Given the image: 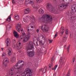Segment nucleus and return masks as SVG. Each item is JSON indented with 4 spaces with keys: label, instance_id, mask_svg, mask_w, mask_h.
<instances>
[{
    "label": "nucleus",
    "instance_id": "nucleus-20",
    "mask_svg": "<svg viewBox=\"0 0 76 76\" xmlns=\"http://www.w3.org/2000/svg\"><path fill=\"white\" fill-rule=\"evenodd\" d=\"M12 17V14H11L8 18L7 19V21L10 22L11 21V18Z\"/></svg>",
    "mask_w": 76,
    "mask_h": 76
},
{
    "label": "nucleus",
    "instance_id": "nucleus-39",
    "mask_svg": "<svg viewBox=\"0 0 76 76\" xmlns=\"http://www.w3.org/2000/svg\"><path fill=\"white\" fill-rule=\"evenodd\" d=\"M15 76H20V75L18 73H17L15 74Z\"/></svg>",
    "mask_w": 76,
    "mask_h": 76
},
{
    "label": "nucleus",
    "instance_id": "nucleus-35",
    "mask_svg": "<svg viewBox=\"0 0 76 76\" xmlns=\"http://www.w3.org/2000/svg\"><path fill=\"white\" fill-rule=\"evenodd\" d=\"M11 26H10V24H9L7 25V28H11Z\"/></svg>",
    "mask_w": 76,
    "mask_h": 76
},
{
    "label": "nucleus",
    "instance_id": "nucleus-41",
    "mask_svg": "<svg viewBox=\"0 0 76 76\" xmlns=\"http://www.w3.org/2000/svg\"><path fill=\"white\" fill-rule=\"evenodd\" d=\"M12 2L13 4H15V1L14 0H12Z\"/></svg>",
    "mask_w": 76,
    "mask_h": 76
},
{
    "label": "nucleus",
    "instance_id": "nucleus-50",
    "mask_svg": "<svg viewBox=\"0 0 76 76\" xmlns=\"http://www.w3.org/2000/svg\"><path fill=\"white\" fill-rule=\"evenodd\" d=\"M36 42L37 45H36V46H38V42Z\"/></svg>",
    "mask_w": 76,
    "mask_h": 76
},
{
    "label": "nucleus",
    "instance_id": "nucleus-12",
    "mask_svg": "<svg viewBox=\"0 0 76 76\" xmlns=\"http://www.w3.org/2000/svg\"><path fill=\"white\" fill-rule=\"evenodd\" d=\"M15 71L13 68L9 70V75L10 76H14L15 75Z\"/></svg>",
    "mask_w": 76,
    "mask_h": 76
},
{
    "label": "nucleus",
    "instance_id": "nucleus-47",
    "mask_svg": "<svg viewBox=\"0 0 76 76\" xmlns=\"http://www.w3.org/2000/svg\"><path fill=\"white\" fill-rule=\"evenodd\" d=\"M70 76V72H69L67 74V76Z\"/></svg>",
    "mask_w": 76,
    "mask_h": 76
},
{
    "label": "nucleus",
    "instance_id": "nucleus-27",
    "mask_svg": "<svg viewBox=\"0 0 76 76\" xmlns=\"http://www.w3.org/2000/svg\"><path fill=\"white\" fill-rule=\"evenodd\" d=\"M15 19H16V20H19V15H16L15 17Z\"/></svg>",
    "mask_w": 76,
    "mask_h": 76
},
{
    "label": "nucleus",
    "instance_id": "nucleus-40",
    "mask_svg": "<svg viewBox=\"0 0 76 76\" xmlns=\"http://www.w3.org/2000/svg\"><path fill=\"white\" fill-rule=\"evenodd\" d=\"M53 0L54 3H56V2H57V0Z\"/></svg>",
    "mask_w": 76,
    "mask_h": 76
},
{
    "label": "nucleus",
    "instance_id": "nucleus-18",
    "mask_svg": "<svg viewBox=\"0 0 76 76\" xmlns=\"http://www.w3.org/2000/svg\"><path fill=\"white\" fill-rule=\"evenodd\" d=\"M29 11H30V9L27 8L24 11V13L25 14H28L29 13Z\"/></svg>",
    "mask_w": 76,
    "mask_h": 76
},
{
    "label": "nucleus",
    "instance_id": "nucleus-62",
    "mask_svg": "<svg viewBox=\"0 0 76 76\" xmlns=\"http://www.w3.org/2000/svg\"><path fill=\"white\" fill-rule=\"evenodd\" d=\"M56 34H57H57H58V32H56Z\"/></svg>",
    "mask_w": 76,
    "mask_h": 76
},
{
    "label": "nucleus",
    "instance_id": "nucleus-6",
    "mask_svg": "<svg viewBox=\"0 0 76 76\" xmlns=\"http://www.w3.org/2000/svg\"><path fill=\"white\" fill-rule=\"evenodd\" d=\"M33 34H34L32 33L29 32L28 33V35L25 36L24 38L23 39V41L24 42H27V41L30 39V38H31V36Z\"/></svg>",
    "mask_w": 76,
    "mask_h": 76
},
{
    "label": "nucleus",
    "instance_id": "nucleus-8",
    "mask_svg": "<svg viewBox=\"0 0 76 76\" xmlns=\"http://www.w3.org/2000/svg\"><path fill=\"white\" fill-rule=\"evenodd\" d=\"M28 45L29 48L27 49V51L28 50H32V49H34V45L32 44V42H30Z\"/></svg>",
    "mask_w": 76,
    "mask_h": 76
},
{
    "label": "nucleus",
    "instance_id": "nucleus-28",
    "mask_svg": "<svg viewBox=\"0 0 76 76\" xmlns=\"http://www.w3.org/2000/svg\"><path fill=\"white\" fill-rule=\"evenodd\" d=\"M39 42L40 44H41V45H44V44H45V42H43L41 41H39Z\"/></svg>",
    "mask_w": 76,
    "mask_h": 76
},
{
    "label": "nucleus",
    "instance_id": "nucleus-44",
    "mask_svg": "<svg viewBox=\"0 0 76 76\" xmlns=\"http://www.w3.org/2000/svg\"><path fill=\"white\" fill-rule=\"evenodd\" d=\"M5 56V53H3L2 55V57H4V56Z\"/></svg>",
    "mask_w": 76,
    "mask_h": 76
},
{
    "label": "nucleus",
    "instance_id": "nucleus-48",
    "mask_svg": "<svg viewBox=\"0 0 76 76\" xmlns=\"http://www.w3.org/2000/svg\"><path fill=\"white\" fill-rule=\"evenodd\" d=\"M57 34H56L55 35L54 37V38H56V37H57Z\"/></svg>",
    "mask_w": 76,
    "mask_h": 76
},
{
    "label": "nucleus",
    "instance_id": "nucleus-60",
    "mask_svg": "<svg viewBox=\"0 0 76 76\" xmlns=\"http://www.w3.org/2000/svg\"><path fill=\"white\" fill-rule=\"evenodd\" d=\"M54 68H52V70H54Z\"/></svg>",
    "mask_w": 76,
    "mask_h": 76
},
{
    "label": "nucleus",
    "instance_id": "nucleus-45",
    "mask_svg": "<svg viewBox=\"0 0 76 76\" xmlns=\"http://www.w3.org/2000/svg\"><path fill=\"white\" fill-rule=\"evenodd\" d=\"M37 33H39V29H37Z\"/></svg>",
    "mask_w": 76,
    "mask_h": 76
},
{
    "label": "nucleus",
    "instance_id": "nucleus-63",
    "mask_svg": "<svg viewBox=\"0 0 76 76\" xmlns=\"http://www.w3.org/2000/svg\"><path fill=\"white\" fill-rule=\"evenodd\" d=\"M74 28H75V26H74Z\"/></svg>",
    "mask_w": 76,
    "mask_h": 76
},
{
    "label": "nucleus",
    "instance_id": "nucleus-25",
    "mask_svg": "<svg viewBox=\"0 0 76 76\" xmlns=\"http://www.w3.org/2000/svg\"><path fill=\"white\" fill-rule=\"evenodd\" d=\"M67 37H66V35H65L63 38V39L64 40V41H65V42H66V41L67 40Z\"/></svg>",
    "mask_w": 76,
    "mask_h": 76
},
{
    "label": "nucleus",
    "instance_id": "nucleus-38",
    "mask_svg": "<svg viewBox=\"0 0 76 76\" xmlns=\"http://www.w3.org/2000/svg\"><path fill=\"white\" fill-rule=\"evenodd\" d=\"M31 19H32L33 20H35V17L34 16H32V17L30 18Z\"/></svg>",
    "mask_w": 76,
    "mask_h": 76
},
{
    "label": "nucleus",
    "instance_id": "nucleus-55",
    "mask_svg": "<svg viewBox=\"0 0 76 76\" xmlns=\"http://www.w3.org/2000/svg\"><path fill=\"white\" fill-rule=\"evenodd\" d=\"M1 50H4V48H1Z\"/></svg>",
    "mask_w": 76,
    "mask_h": 76
},
{
    "label": "nucleus",
    "instance_id": "nucleus-61",
    "mask_svg": "<svg viewBox=\"0 0 76 76\" xmlns=\"http://www.w3.org/2000/svg\"><path fill=\"white\" fill-rule=\"evenodd\" d=\"M28 31H29V29H28Z\"/></svg>",
    "mask_w": 76,
    "mask_h": 76
},
{
    "label": "nucleus",
    "instance_id": "nucleus-34",
    "mask_svg": "<svg viewBox=\"0 0 76 76\" xmlns=\"http://www.w3.org/2000/svg\"><path fill=\"white\" fill-rule=\"evenodd\" d=\"M16 40L15 39H13L12 40V43H13V44H15V43H16Z\"/></svg>",
    "mask_w": 76,
    "mask_h": 76
},
{
    "label": "nucleus",
    "instance_id": "nucleus-26",
    "mask_svg": "<svg viewBox=\"0 0 76 76\" xmlns=\"http://www.w3.org/2000/svg\"><path fill=\"white\" fill-rule=\"evenodd\" d=\"M15 60H16V57H14L11 58V61H15Z\"/></svg>",
    "mask_w": 76,
    "mask_h": 76
},
{
    "label": "nucleus",
    "instance_id": "nucleus-57",
    "mask_svg": "<svg viewBox=\"0 0 76 76\" xmlns=\"http://www.w3.org/2000/svg\"><path fill=\"white\" fill-rule=\"evenodd\" d=\"M66 46H67V45H65L64 46V47H66Z\"/></svg>",
    "mask_w": 76,
    "mask_h": 76
},
{
    "label": "nucleus",
    "instance_id": "nucleus-59",
    "mask_svg": "<svg viewBox=\"0 0 76 76\" xmlns=\"http://www.w3.org/2000/svg\"><path fill=\"white\" fill-rule=\"evenodd\" d=\"M53 76H56V75H55V74H53Z\"/></svg>",
    "mask_w": 76,
    "mask_h": 76
},
{
    "label": "nucleus",
    "instance_id": "nucleus-43",
    "mask_svg": "<svg viewBox=\"0 0 76 76\" xmlns=\"http://www.w3.org/2000/svg\"><path fill=\"white\" fill-rule=\"evenodd\" d=\"M38 36L39 37H42V34L40 33H39V34Z\"/></svg>",
    "mask_w": 76,
    "mask_h": 76
},
{
    "label": "nucleus",
    "instance_id": "nucleus-10",
    "mask_svg": "<svg viewBox=\"0 0 76 76\" xmlns=\"http://www.w3.org/2000/svg\"><path fill=\"white\" fill-rule=\"evenodd\" d=\"M27 53V55H28L29 57H34V55H35V53L34 51L28 52Z\"/></svg>",
    "mask_w": 76,
    "mask_h": 76
},
{
    "label": "nucleus",
    "instance_id": "nucleus-23",
    "mask_svg": "<svg viewBox=\"0 0 76 76\" xmlns=\"http://www.w3.org/2000/svg\"><path fill=\"white\" fill-rule=\"evenodd\" d=\"M53 63L52 62H51L49 64V67L51 69L52 67H53Z\"/></svg>",
    "mask_w": 76,
    "mask_h": 76
},
{
    "label": "nucleus",
    "instance_id": "nucleus-54",
    "mask_svg": "<svg viewBox=\"0 0 76 76\" xmlns=\"http://www.w3.org/2000/svg\"><path fill=\"white\" fill-rule=\"evenodd\" d=\"M31 28H34V27L33 26H31Z\"/></svg>",
    "mask_w": 76,
    "mask_h": 76
},
{
    "label": "nucleus",
    "instance_id": "nucleus-53",
    "mask_svg": "<svg viewBox=\"0 0 76 76\" xmlns=\"http://www.w3.org/2000/svg\"><path fill=\"white\" fill-rule=\"evenodd\" d=\"M41 71H42V69L39 70V72H41Z\"/></svg>",
    "mask_w": 76,
    "mask_h": 76
},
{
    "label": "nucleus",
    "instance_id": "nucleus-33",
    "mask_svg": "<svg viewBox=\"0 0 76 76\" xmlns=\"http://www.w3.org/2000/svg\"><path fill=\"white\" fill-rule=\"evenodd\" d=\"M69 31H68V29H66L65 31V34L67 35V34H69Z\"/></svg>",
    "mask_w": 76,
    "mask_h": 76
},
{
    "label": "nucleus",
    "instance_id": "nucleus-51",
    "mask_svg": "<svg viewBox=\"0 0 76 76\" xmlns=\"http://www.w3.org/2000/svg\"><path fill=\"white\" fill-rule=\"evenodd\" d=\"M35 8L36 9H38V7H35Z\"/></svg>",
    "mask_w": 76,
    "mask_h": 76
},
{
    "label": "nucleus",
    "instance_id": "nucleus-5",
    "mask_svg": "<svg viewBox=\"0 0 76 76\" xmlns=\"http://www.w3.org/2000/svg\"><path fill=\"white\" fill-rule=\"evenodd\" d=\"M68 6V4L65 3H62L59 4L58 7V9L60 11H63L64 9H65Z\"/></svg>",
    "mask_w": 76,
    "mask_h": 76
},
{
    "label": "nucleus",
    "instance_id": "nucleus-30",
    "mask_svg": "<svg viewBox=\"0 0 76 76\" xmlns=\"http://www.w3.org/2000/svg\"><path fill=\"white\" fill-rule=\"evenodd\" d=\"M75 5H73L71 7V9L72 10H73V9H74L75 8Z\"/></svg>",
    "mask_w": 76,
    "mask_h": 76
},
{
    "label": "nucleus",
    "instance_id": "nucleus-1",
    "mask_svg": "<svg viewBox=\"0 0 76 76\" xmlns=\"http://www.w3.org/2000/svg\"><path fill=\"white\" fill-rule=\"evenodd\" d=\"M53 20V17L49 15L44 14L43 15L39 20V21L40 23H47L51 22Z\"/></svg>",
    "mask_w": 76,
    "mask_h": 76
},
{
    "label": "nucleus",
    "instance_id": "nucleus-56",
    "mask_svg": "<svg viewBox=\"0 0 76 76\" xmlns=\"http://www.w3.org/2000/svg\"><path fill=\"white\" fill-rule=\"evenodd\" d=\"M39 52H40V50H38V53H39Z\"/></svg>",
    "mask_w": 76,
    "mask_h": 76
},
{
    "label": "nucleus",
    "instance_id": "nucleus-24",
    "mask_svg": "<svg viewBox=\"0 0 76 76\" xmlns=\"http://www.w3.org/2000/svg\"><path fill=\"white\" fill-rule=\"evenodd\" d=\"M61 29H62V31L60 33L62 35H63V33H64V28H63V27H62V28H61Z\"/></svg>",
    "mask_w": 76,
    "mask_h": 76
},
{
    "label": "nucleus",
    "instance_id": "nucleus-13",
    "mask_svg": "<svg viewBox=\"0 0 76 76\" xmlns=\"http://www.w3.org/2000/svg\"><path fill=\"white\" fill-rule=\"evenodd\" d=\"M63 61H64V60H63V58L61 57L59 60L60 64L59 65V67L60 68H61V66H62V65L63 64V63H64Z\"/></svg>",
    "mask_w": 76,
    "mask_h": 76
},
{
    "label": "nucleus",
    "instance_id": "nucleus-36",
    "mask_svg": "<svg viewBox=\"0 0 76 76\" xmlns=\"http://www.w3.org/2000/svg\"><path fill=\"white\" fill-rule=\"evenodd\" d=\"M58 66V65H56L55 66H54V71H55V70H56V69L57 68V66Z\"/></svg>",
    "mask_w": 76,
    "mask_h": 76
},
{
    "label": "nucleus",
    "instance_id": "nucleus-19",
    "mask_svg": "<svg viewBox=\"0 0 76 76\" xmlns=\"http://www.w3.org/2000/svg\"><path fill=\"white\" fill-rule=\"evenodd\" d=\"M23 20L24 22H26V23H28V22H29V20H28V17H26L25 18H23Z\"/></svg>",
    "mask_w": 76,
    "mask_h": 76
},
{
    "label": "nucleus",
    "instance_id": "nucleus-31",
    "mask_svg": "<svg viewBox=\"0 0 76 76\" xmlns=\"http://www.w3.org/2000/svg\"><path fill=\"white\" fill-rule=\"evenodd\" d=\"M6 42V43L7 45V47H8V46H9V45H8V43H9V41L8 40H6L5 41Z\"/></svg>",
    "mask_w": 76,
    "mask_h": 76
},
{
    "label": "nucleus",
    "instance_id": "nucleus-15",
    "mask_svg": "<svg viewBox=\"0 0 76 76\" xmlns=\"http://www.w3.org/2000/svg\"><path fill=\"white\" fill-rule=\"evenodd\" d=\"M45 27L43 28V26H42L41 27V29L42 30H44L46 31V32H47L48 31V26H47V25H44Z\"/></svg>",
    "mask_w": 76,
    "mask_h": 76
},
{
    "label": "nucleus",
    "instance_id": "nucleus-2",
    "mask_svg": "<svg viewBox=\"0 0 76 76\" xmlns=\"http://www.w3.org/2000/svg\"><path fill=\"white\" fill-rule=\"evenodd\" d=\"M33 72L32 69H31L29 68H27L25 69L24 73L21 74L22 76H31Z\"/></svg>",
    "mask_w": 76,
    "mask_h": 76
},
{
    "label": "nucleus",
    "instance_id": "nucleus-17",
    "mask_svg": "<svg viewBox=\"0 0 76 76\" xmlns=\"http://www.w3.org/2000/svg\"><path fill=\"white\" fill-rule=\"evenodd\" d=\"M13 34L15 38H17L19 37V34H18V33L16 31H14Z\"/></svg>",
    "mask_w": 76,
    "mask_h": 76
},
{
    "label": "nucleus",
    "instance_id": "nucleus-14",
    "mask_svg": "<svg viewBox=\"0 0 76 76\" xmlns=\"http://www.w3.org/2000/svg\"><path fill=\"white\" fill-rule=\"evenodd\" d=\"M7 54L8 56H10L12 54V53H13V51L12 50V49L11 48H8L7 50Z\"/></svg>",
    "mask_w": 76,
    "mask_h": 76
},
{
    "label": "nucleus",
    "instance_id": "nucleus-21",
    "mask_svg": "<svg viewBox=\"0 0 76 76\" xmlns=\"http://www.w3.org/2000/svg\"><path fill=\"white\" fill-rule=\"evenodd\" d=\"M39 12L40 14H43L44 12V10L41 8H40L39 10Z\"/></svg>",
    "mask_w": 76,
    "mask_h": 76
},
{
    "label": "nucleus",
    "instance_id": "nucleus-7",
    "mask_svg": "<svg viewBox=\"0 0 76 76\" xmlns=\"http://www.w3.org/2000/svg\"><path fill=\"white\" fill-rule=\"evenodd\" d=\"M9 63V60L7 58H5L3 60V63L4 66H7L8 63Z\"/></svg>",
    "mask_w": 76,
    "mask_h": 76
},
{
    "label": "nucleus",
    "instance_id": "nucleus-32",
    "mask_svg": "<svg viewBox=\"0 0 76 76\" xmlns=\"http://www.w3.org/2000/svg\"><path fill=\"white\" fill-rule=\"evenodd\" d=\"M37 3H41L42 1V0H36Z\"/></svg>",
    "mask_w": 76,
    "mask_h": 76
},
{
    "label": "nucleus",
    "instance_id": "nucleus-46",
    "mask_svg": "<svg viewBox=\"0 0 76 76\" xmlns=\"http://www.w3.org/2000/svg\"><path fill=\"white\" fill-rule=\"evenodd\" d=\"M75 58H74L72 59V61H73V63H74V62H75Z\"/></svg>",
    "mask_w": 76,
    "mask_h": 76
},
{
    "label": "nucleus",
    "instance_id": "nucleus-64",
    "mask_svg": "<svg viewBox=\"0 0 76 76\" xmlns=\"http://www.w3.org/2000/svg\"><path fill=\"white\" fill-rule=\"evenodd\" d=\"M45 52H46V51H45Z\"/></svg>",
    "mask_w": 76,
    "mask_h": 76
},
{
    "label": "nucleus",
    "instance_id": "nucleus-29",
    "mask_svg": "<svg viewBox=\"0 0 76 76\" xmlns=\"http://www.w3.org/2000/svg\"><path fill=\"white\" fill-rule=\"evenodd\" d=\"M70 45H69L68 47L67 48V51L68 52V53L69 52V50H70Z\"/></svg>",
    "mask_w": 76,
    "mask_h": 76
},
{
    "label": "nucleus",
    "instance_id": "nucleus-22",
    "mask_svg": "<svg viewBox=\"0 0 76 76\" xmlns=\"http://www.w3.org/2000/svg\"><path fill=\"white\" fill-rule=\"evenodd\" d=\"M47 70V66H45L44 69L42 71L43 73H45L46 72V71Z\"/></svg>",
    "mask_w": 76,
    "mask_h": 76
},
{
    "label": "nucleus",
    "instance_id": "nucleus-16",
    "mask_svg": "<svg viewBox=\"0 0 76 76\" xmlns=\"http://www.w3.org/2000/svg\"><path fill=\"white\" fill-rule=\"evenodd\" d=\"M21 28V24H18L17 26H16V29L19 32H20V29Z\"/></svg>",
    "mask_w": 76,
    "mask_h": 76
},
{
    "label": "nucleus",
    "instance_id": "nucleus-52",
    "mask_svg": "<svg viewBox=\"0 0 76 76\" xmlns=\"http://www.w3.org/2000/svg\"><path fill=\"white\" fill-rule=\"evenodd\" d=\"M54 58H53L52 59V61H54Z\"/></svg>",
    "mask_w": 76,
    "mask_h": 76
},
{
    "label": "nucleus",
    "instance_id": "nucleus-58",
    "mask_svg": "<svg viewBox=\"0 0 76 76\" xmlns=\"http://www.w3.org/2000/svg\"><path fill=\"white\" fill-rule=\"evenodd\" d=\"M64 1L65 0H63ZM68 0H66V1H67Z\"/></svg>",
    "mask_w": 76,
    "mask_h": 76
},
{
    "label": "nucleus",
    "instance_id": "nucleus-42",
    "mask_svg": "<svg viewBox=\"0 0 76 76\" xmlns=\"http://www.w3.org/2000/svg\"><path fill=\"white\" fill-rule=\"evenodd\" d=\"M49 42L50 43V44H51V43H52V42H53V40H49Z\"/></svg>",
    "mask_w": 76,
    "mask_h": 76
},
{
    "label": "nucleus",
    "instance_id": "nucleus-11",
    "mask_svg": "<svg viewBox=\"0 0 76 76\" xmlns=\"http://www.w3.org/2000/svg\"><path fill=\"white\" fill-rule=\"evenodd\" d=\"M20 31L21 32V34H22V36H20V38L21 39H23V38H24V37H25V32H24V31H23V28H21L20 29Z\"/></svg>",
    "mask_w": 76,
    "mask_h": 76
},
{
    "label": "nucleus",
    "instance_id": "nucleus-9",
    "mask_svg": "<svg viewBox=\"0 0 76 76\" xmlns=\"http://www.w3.org/2000/svg\"><path fill=\"white\" fill-rule=\"evenodd\" d=\"M21 43H17L16 45H14L13 46V47L14 48H17L18 50H20L21 48Z\"/></svg>",
    "mask_w": 76,
    "mask_h": 76
},
{
    "label": "nucleus",
    "instance_id": "nucleus-49",
    "mask_svg": "<svg viewBox=\"0 0 76 76\" xmlns=\"http://www.w3.org/2000/svg\"><path fill=\"white\" fill-rule=\"evenodd\" d=\"M75 8H74V10H75V11H76V5H75Z\"/></svg>",
    "mask_w": 76,
    "mask_h": 76
},
{
    "label": "nucleus",
    "instance_id": "nucleus-3",
    "mask_svg": "<svg viewBox=\"0 0 76 76\" xmlns=\"http://www.w3.org/2000/svg\"><path fill=\"white\" fill-rule=\"evenodd\" d=\"M24 63L23 61H19L17 62V64L14 66V68L15 69H21V68L23 67L24 64H21L22 63Z\"/></svg>",
    "mask_w": 76,
    "mask_h": 76
},
{
    "label": "nucleus",
    "instance_id": "nucleus-4",
    "mask_svg": "<svg viewBox=\"0 0 76 76\" xmlns=\"http://www.w3.org/2000/svg\"><path fill=\"white\" fill-rule=\"evenodd\" d=\"M47 9L50 11H51L53 13H57V11L55 10V9L54 8V7L51 5V4L50 3H48L47 4Z\"/></svg>",
    "mask_w": 76,
    "mask_h": 76
},
{
    "label": "nucleus",
    "instance_id": "nucleus-37",
    "mask_svg": "<svg viewBox=\"0 0 76 76\" xmlns=\"http://www.w3.org/2000/svg\"><path fill=\"white\" fill-rule=\"evenodd\" d=\"M30 3V4H34V2L32 1H30V2H29V3Z\"/></svg>",
    "mask_w": 76,
    "mask_h": 76
}]
</instances>
